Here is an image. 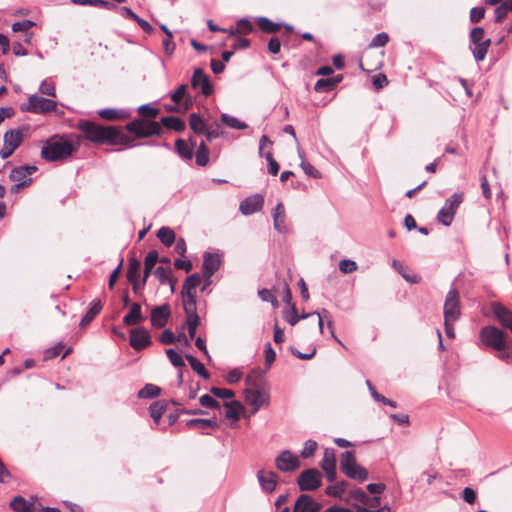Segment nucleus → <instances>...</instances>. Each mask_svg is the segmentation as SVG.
Instances as JSON below:
<instances>
[{
	"instance_id": "nucleus-53",
	"label": "nucleus",
	"mask_w": 512,
	"mask_h": 512,
	"mask_svg": "<svg viewBox=\"0 0 512 512\" xmlns=\"http://www.w3.org/2000/svg\"><path fill=\"white\" fill-rule=\"evenodd\" d=\"M512 10V0L505 1L495 8V21L500 22Z\"/></svg>"
},
{
	"instance_id": "nucleus-32",
	"label": "nucleus",
	"mask_w": 512,
	"mask_h": 512,
	"mask_svg": "<svg viewBox=\"0 0 512 512\" xmlns=\"http://www.w3.org/2000/svg\"><path fill=\"white\" fill-rule=\"evenodd\" d=\"M101 310H102L101 301L97 300V299L93 300L90 303L89 310L82 317L79 325L81 327H85L86 325H88L90 322H92L95 319V317L101 312Z\"/></svg>"
},
{
	"instance_id": "nucleus-48",
	"label": "nucleus",
	"mask_w": 512,
	"mask_h": 512,
	"mask_svg": "<svg viewBox=\"0 0 512 512\" xmlns=\"http://www.w3.org/2000/svg\"><path fill=\"white\" fill-rule=\"evenodd\" d=\"M221 122L225 125H227L230 128L237 129V130H243L247 128V124L240 121L234 116L228 115L223 113L221 115Z\"/></svg>"
},
{
	"instance_id": "nucleus-12",
	"label": "nucleus",
	"mask_w": 512,
	"mask_h": 512,
	"mask_svg": "<svg viewBox=\"0 0 512 512\" xmlns=\"http://www.w3.org/2000/svg\"><path fill=\"white\" fill-rule=\"evenodd\" d=\"M222 264L221 254L205 252L203 255L202 272L205 280L211 283V277L217 272Z\"/></svg>"
},
{
	"instance_id": "nucleus-56",
	"label": "nucleus",
	"mask_w": 512,
	"mask_h": 512,
	"mask_svg": "<svg viewBox=\"0 0 512 512\" xmlns=\"http://www.w3.org/2000/svg\"><path fill=\"white\" fill-rule=\"evenodd\" d=\"M33 27H37L36 22L31 20H22L12 24V32H28Z\"/></svg>"
},
{
	"instance_id": "nucleus-24",
	"label": "nucleus",
	"mask_w": 512,
	"mask_h": 512,
	"mask_svg": "<svg viewBox=\"0 0 512 512\" xmlns=\"http://www.w3.org/2000/svg\"><path fill=\"white\" fill-rule=\"evenodd\" d=\"M272 145V142L269 140L267 135H262L259 141V154L262 157H265V159L268 162V173L275 176L279 172V164L277 161L273 158V155L271 152L263 153V150L266 146Z\"/></svg>"
},
{
	"instance_id": "nucleus-27",
	"label": "nucleus",
	"mask_w": 512,
	"mask_h": 512,
	"mask_svg": "<svg viewBox=\"0 0 512 512\" xmlns=\"http://www.w3.org/2000/svg\"><path fill=\"white\" fill-rule=\"evenodd\" d=\"M145 317L142 314L141 305L134 302L130 306V311L124 316L123 323L126 326H134L142 323Z\"/></svg>"
},
{
	"instance_id": "nucleus-3",
	"label": "nucleus",
	"mask_w": 512,
	"mask_h": 512,
	"mask_svg": "<svg viewBox=\"0 0 512 512\" xmlns=\"http://www.w3.org/2000/svg\"><path fill=\"white\" fill-rule=\"evenodd\" d=\"M125 129L129 133L134 134L138 139L161 136L163 134V129L159 122L144 118H136L130 121L125 125Z\"/></svg>"
},
{
	"instance_id": "nucleus-45",
	"label": "nucleus",
	"mask_w": 512,
	"mask_h": 512,
	"mask_svg": "<svg viewBox=\"0 0 512 512\" xmlns=\"http://www.w3.org/2000/svg\"><path fill=\"white\" fill-rule=\"evenodd\" d=\"M366 385H367V387H368V390H369V392H370V394H371L372 398H373L375 401H377V402H381V403H383L384 405H388V406H390V407H392V408H396V407H397L396 402H394V401H392V400H390V399L386 398V397H385V396H383L382 394H379V393L376 391L375 387L373 386V384L371 383V381H370V380H367V381H366Z\"/></svg>"
},
{
	"instance_id": "nucleus-33",
	"label": "nucleus",
	"mask_w": 512,
	"mask_h": 512,
	"mask_svg": "<svg viewBox=\"0 0 512 512\" xmlns=\"http://www.w3.org/2000/svg\"><path fill=\"white\" fill-rule=\"evenodd\" d=\"M23 141V134L21 130H8L4 134V143L6 146H9L10 148L16 150Z\"/></svg>"
},
{
	"instance_id": "nucleus-34",
	"label": "nucleus",
	"mask_w": 512,
	"mask_h": 512,
	"mask_svg": "<svg viewBox=\"0 0 512 512\" xmlns=\"http://www.w3.org/2000/svg\"><path fill=\"white\" fill-rule=\"evenodd\" d=\"M175 150L181 159L185 161H191L193 159L194 151L187 141L180 138L177 139L175 141Z\"/></svg>"
},
{
	"instance_id": "nucleus-8",
	"label": "nucleus",
	"mask_w": 512,
	"mask_h": 512,
	"mask_svg": "<svg viewBox=\"0 0 512 512\" xmlns=\"http://www.w3.org/2000/svg\"><path fill=\"white\" fill-rule=\"evenodd\" d=\"M56 106L57 103L54 100L34 94L28 98L27 103L21 105V110L35 114H44L55 110Z\"/></svg>"
},
{
	"instance_id": "nucleus-13",
	"label": "nucleus",
	"mask_w": 512,
	"mask_h": 512,
	"mask_svg": "<svg viewBox=\"0 0 512 512\" xmlns=\"http://www.w3.org/2000/svg\"><path fill=\"white\" fill-rule=\"evenodd\" d=\"M201 283V276L198 273L191 274L186 278L183 283L181 295L183 298V305H188L190 301L192 304H197L196 302V292L195 288Z\"/></svg>"
},
{
	"instance_id": "nucleus-26",
	"label": "nucleus",
	"mask_w": 512,
	"mask_h": 512,
	"mask_svg": "<svg viewBox=\"0 0 512 512\" xmlns=\"http://www.w3.org/2000/svg\"><path fill=\"white\" fill-rule=\"evenodd\" d=\"M491 308L493 314L501 323V325L510 329L512 332V311L497 302L492 303Z\"/></svg>"
},
{
	"instance_id": "nucleus-40",
	"label": "nucleus",
	"mask_w": 512,
	"mask_h": 512,
	"mask_svg": "<svg viewBox=\"0 0 512 512\" xmlns=\"http://www.w3.org/2000/svg\"><path fill=\"white\" fill-rule=\"evenodd\" d=\"M115 136L112 138V140H108V144L111 145H125L127 147H134L140 145L138 144H132V139L127 134L121 132L116 127H114Z\"/></svg>"
},
{
	"instance_id": "nucleus-29",
	"label": "nucleus",
	"mask_w": 512,
	"mask_h": 512,
	"mask_svg": "<svg viewBox=\"0 0 512 512\" xmlns=\"http://www.w3.org/2000/svg\"><path fill=\"white\" fill-rule=\"evenodd\" d=\"M272 217H273L274 228L278 232L284 233L286 231V224H285L286 214H285V208L281 202L278 203L276 205V207L273 209Z\"/></svg>"
},
{
	"instance_id": "nucleus-63",
	"label": "nucleus",
	"mask_w": 512,
	"mask_h": 512,
	"mask_svg": "<svg viewBox=\"0 0 512 512\" xmlns=\"http://www.w3.org/2000/svg\"><path fill=\"white\" fill-rule=\"evenodd\" d=\"M210 392L217 398L221 399H228L233 398L235 396V393L230 389H223L218 387H212L210 389Z\"/></svg>"
},
{
	"instance_id": "nucleus-36",
	"label": "nucleus",
	"mask_w": 512,
	"mask_h": 512,
	"mask_svg": "<svg viewBox=\"0 0 512 512\" xmlns=\"http://www.w3.org/2000/svg\"><path fill=\"white\" fill-rule=\"evenodd\" d=\"M158 260H159V255H158V252L156 250L150 251L147 254V256L145 257V260H144V275H143V278H142V285L146 284L147 279H148L152 269L154 268L155 264L158 262Z\"/></svg>"
},
{
	"instance_id": "nucleus-6",
	"label": "nucleus",
	"mask_w": 512,
	"mask_h": 512,
	"mask_svg": "<svg viewBox=\"0 0 512 512\" xmlns=\"http://www.w3.org/2000/svg\"><path fill=\"white\" fill-rule=\"evenodd\" d=\"M245 381L247 385L252 387L244 391L245 401L247 404L252 406L253 413H256L262 406L268 404L269 394L266 391L259 389V384L251 375H248Z\"/></svg>"
},
{
	"instance_id": "nucleus-55",
	"label": "nucleus",
	"mask_w": 512,
	"mask_h": 512,
	"mask_svg": "<svg viewBox=\"0 0 512 512\" xmlns=\"http://www.w3.org/2000/svg\"><path fill=\"white\" fill-rule=\"evenodd\" d=\"M334 89L331 78H321L317 80L314 90L319 93L329 92Z\"/></svg>"
},
{
	"instance_id": "nucleus-47",
	"label": "nucleus",
	"mask_w": 512,
	"mask_h": 512,
	"mask_svg": "<svg viewBox=\"0 0 512 512\" xmlns=\"http://www.w3.org/2000/svg\"><path fill=\"white\" fill-rule=\"evenodd\" d=\"M141 263L135 257L129 258L127 279L128 281H134L140 278Z\"/></svg>"
},
{
	"instance_id": "nucleus-2",
	"label": "nucleus",
	"mask_w": 512,
	"mask_h": 512,
	"mask_svg": "<svg viewBox=\"0 0 512 512\" xmlns=\"http://www.w3.org/2000/svg\"><path fill=\"white\" fill-rule=\"evenodd\" d=\"M76 149L69 141L47 142L41 150V157L49 162L63 161L69 158Z\"/></svg>"
},
{
	"instance_id": "nucleus-17",
	"label": "nucleus",
	"mask_w": 512,
	"mask_h": 512,
	"mask_svg": "<svg viewBox=\"0 0 512 512\" xmlns=\"http://www.w3.org/2000/svg\"><path fill=\"white\" fill-rule=\"evenodd\" d=\"M257 480L263 492L271 494L276 490L278 484V475L273 471L259 470Z\"/></svg>"
},
{
	"instance_id": "nucleus-20",
	"label": "nucleus",
	"mask_w": 512,
	"mask_h": 512,
	"mask_svg": "<svg viewBox=\"0 0 512 512\" xmlns=\"http://www.w3.org/2000/svg\"><path fill=\"white\" fill-rule=\"evenodd\" d=\"M264 204V198L260 194H254L245 198L239 205V210L243 215H252L260 211Z\"/></svg>"
},
{
	"instance_id": "nucleus-23",
	"label": "nucleus",
	"mask_w": 512,
	"mask_h": 512,
	"mask_svg": "<svg viewBox=\"0 0 512 512\" xmlns=\"http://www.w3.org/2000/svg\"><path fill=\"white\" fill-rule=\"evenodd\" d=\"M321 468L326 473V478L329 482L336 479V458L333 449H325L324 457L321 462Z\"/></svg>"
},
{
	"instance_id": "nucleus-38",
	"label": "nucleus",
	"mask_w": 512,
	"mask_h": 512,
	"mask_svg": "<svg viewBox=\"0 0 512 512\" xmlns=\"http://www.w3.org/2000/svg\"><path fill=\"white\" fill-rule=\"evenodd\" d=\"M189 126L195 134H204L208 125L200 114L192 113L189 115Z\"/></svg>"
},
{
	"instance_id": "nucleus-35",
	"label": "nucleus",
	"mask_w": 512,
	"mask_h": 512,
	"mask_svg": "<svg viewBox=\"0 0 512 512\" xmlns=\"http://www.w3.org/2000/svg\"><path fill=\"white\" fill-rule=\"evenodd\" d=\"M98 115L106 120L126 119L130 113L124 109L105 108L98 112Z\"/></svg>"
},
{
	"instance_id": "nucleus-39",
	"label": "nucleus",
	"mask_w": 512,
	"mask_h": 512,
	"mask_svg": "<svg viewBox=\"0 0 512 512\" xmlns=\"http://www.w3.org/2000/svg\"><path fill=\"white\" fill-rule=\"evenodd\" d=\"M224 406L227 408L225 412V418L233 421L240 419V414L243 409L242 404L239 401L224 402Z\"/></svg>"
},
{
	"instance_id": "nucleus-42",
	"label": "nucleus",
	"mask_w": 512,
	"mask_h": 512,
	"mask_svg": "<svg viewBox=\"0 0 512 512\" xmlns=\"http://www.w3.org/2000/svg\"><path fill=\"white\" fill-rule=\"evenodd\" d=\"M171 270L164 268L163 266H159L155 269L154 275L158 279L161 285L169 284L171 287V291H174V283L170 277Z\"/></svg>"
},
{
	"instance_id": "nucleus-31",
	"label": "nucleus",
	"mask_w": 512,
	"mask_h": 512,
	"mask_svg": "<svg viewBox=\"0 0 512 512\" xmlns=\"http://www.w3.org/2000/svg\"><path fill=\"white\" fill-rule=\"evenodd\" d=\"M159 123L161 127L164 126L167 129L173 130L175 132H182L186 128L185 121L176 116L162 117Z\"/></svg>"
},
{
	"instance_id": "nucleus-46",
	"label": "nucleus",
	"mask_w": 512,
	"mask_h": 512,
	"mask_svg": "<svg viewBox=\"0 0 512 512\" xmlns=\"http://www.w3.org/2000/svg\"><path fill=\"white\" fill-rule=\"evenodd\" d=\"M10 507L14 512H30L32 504L22 496H15L10 503Z\"/></svg>"
},
{
	"instance_id": "nucleus-16",
	"label": "nucleus",
	"mask_w": 512,
	"mask_h": 512,
	"mask_svg": "<svg viewBox=\"0 0 512 512\" xmlns=\"http://www.w3.org/2000/svg\"><path fill=\"white\" fill-rule=\"evenodd\" d=\"M191 86L193 89H200L204 96H210L213 93V86L210 78L204 73L203 69L196 68L191 78Z\"/></svg>"
},
{
	"instance_id": "nucleus-52",
	"label": "nucleus",
	"mask_w": 512,
	"mask_h": 512,
	"mask_svg": "<svg viewBox=\"0 0 512 512\" xmlns=\"http://www.w3.org/2000/svg\"><path fill=\"white\" fill-rule=\"evenodd\" d=\"M72 3L77 5H90L95 7H103L106 9L115 8V5L106 0H72Z\"/></svg>"
},
{
	"instance_id": "nucleus-37",
	"label": "nucleus",
	"mask_w": 512,
	"mask_h": 512,
	"mask_svg": "<svg viewBox=\"0 0 512 512\" xmlns=\"http://www.w3.org/2000/svg\"><path fill=\"white\" fill-rule=\"evenodd\" d=\"M186 426L188 428H197V429H202V430H204L206 428H211L214 430L219 428V425L216 420L204 419V418L190 419L186 422Z\"/></svg>"
},
{
	"instance_id": "nucleus-50",
	"label": "nucleus",
	"mask_w": 512,
	"mask_h": 512,
	"mask_svg": "<svg viewBox=\"0 0 512 512\" xmlns=\"http://www.w3.org/2000/svg\"><path fill=\"white\" fill-rule=\"evenodd\" d=\"M161 389L154 384H146L139 392L138 397L144 399H151L157 397Z\"/></svg>"
},
{
	"instance_id": "nucleus-54",
	"label": "nucleus",
	"mask_w": 512,
	"mask_h": 512,
	"mask_svg": "<svg viewBox=\"0 0 512 512\" xmlns=\"http://www.w3.org/2000/svg\"><path fill=\"white\" fill-rule=\"evenodd\" d=\"M166 355L174 367L182 368L185 366L183 357L173 348L167 349Z\"/></svg>"
},
{
	"instance_id": "nucleus-14",
	"label": "nucleus",
	"mask_w": 512,
	"mask_h": 512,
	"mask_svg": "<svg viewBox=\"0 0 512 512\" xmlns=\"http://www.w3.org/2000/svg\"><path fill=\"white\" fill-rule=\"evenodd\" d=\"M275 465L282 472H292L300 467V461L290 450H284L275 458Z\"/></svg>"
},
{
	"instance_id": "nucleus-4",
	"label": "nucleus",
	"mask_w": 512,
	"mask_h": 512,
	"mask_svg": "<svg viewBox=\"0 0 512 512\" xmlns=\"http://www.w3.org/2000/svg\"><path fill=\"white\" fill-rule=\"evenodd\" d=\"M340 469L349 478L363 482L368 478V471L356 462L354 451L341 454Z\"/></svg>"
},
{
	"instance_id": "nucleus-22",
	"label": "nucleus",
	"mask_w": 512,
	"mask_h": 512,
	"mask_svg": "<svg viewBox=\"0 0 512 512\" xmlns=\"http://www.w3.org/2000/svg\"><path fill=\"white\" fill-rule=\"evenodd\" d=\"M321 507L310 495L301 494L295 502L293 512H319Z\"/></svg>"
},
{
	"instance_id": "nucleus-30",
	"label": "nucleus",
	"mask_w": 512,
	"mask_h": 512,
	"mask_svg": "<svg viewBox=\"0 0 512 512\" xmlns=\"http://www.w3.org/2000/svg\"><path fill=\"white\" fill-rule=\"evenodd\" d=\"M171 100L175 104H179L181 100H184V110L190 109L192 106L193 100L192 97L187 94V85L182 84L180 85L172 94H171Z\"/></svg>"
},
{
	"instance_id": "nucleus-61",
	"label": "nucleus",
	"mask_w": 512,
	"mask_h": 512,
	"mask_svg": "<svg viewBox=\"0 0 512 512\" xmlns=\"http://www.w3.org/2000/svg\"><path fill=\"white\" fill-rule=\"evenodd\" d=\"M357 268V263L353 260L343 259L339 262V269L344 274L352 273L356 271Z\"/></svg>"
},
{
	"instance_id": "nucleus-57",
	"label": "nucleus",
	"mask_w": 512,
	"mask_h": 512,
	"mask_svg": "<svg viewBox=\"0 0 512 512\" xmlns=\"http://www.w3.org/2000/svg\"><path fill=\"white\" fill-rule=\"evenodd\" d=\"M299 156L303 158L302 154L299 152ZM304 173L312 178L318 179L321 177V173L309 162L302 159L300 164Z\"/></svg>"
},
{
	"instance_id": "nucleus-21",
	"label": "nucleus",
	"mask_w": 512,
	"mask_h": 512,
	"mask_svg": "<svg viewBox=\"0 0 512 512\" xmlns=\"http://www.w3.org/2000/svg\"><path fill=\"white\" fill-rule=\"evenodd\" d=\"M183 309L187 317L186 325L189 337L194 338L197 327L200 324V317L197 314V304H192V301H190L188 305H183Z\"/></svg>"
},
{
	"instance_id": "nucleus-11",
	"label": "nucleus",
	"mask_w": 512,
	"mask_h": 512,
	"mask_svg": "<svg viewBox=\"0 0 512 512\" xmlns=\"http://www.w3.org/2000/svg\"><path fill=\"white\" fill-rule=\"evenodd\" d=\"M470 38V50L475 60L477 62L483 61L491 44V39L487 37V34H470Z\"/></svg>"
},
{
	"instance_id": "nucleus-60",
	"label": "nucleus",
	"mask_w": 512,
	"mask_h": 512,
	"mask_svg": "<svg viewBox=\"0 0 512 512\" xmlns=\"http://www.w3.org/2000/svg\"><path fill=\"white\" fill-rule=\"evenodd\" d=\"M199 403L201 406L210 408V409H220L221 404L216 399L211 397L208 394H204L199 398Z\"/></svg>"
},
{
	"instance_id": "nucleus-10",
	"label": "nucleus",
	"mask_w": 512,
	"mask_h": 512,
	"mask_svg": "<svg viewBox=\"0 0 512 512\" xmlns=\"http://www.w3.org/2000/svg\"><path fill=\"white\" fill-rule=\"evenodd\" d=\"M322 474L315 468L302 471L297 479L301 491H314L321 486Z\"/></svg>"
},
{
	"instance_id": "nucleus-62",
	"label": "nucleus",
	"mask_w": 512,
	"mask_h": 512,
	"mask_svg": "<svg viewBox=\"0 0 512 512\" xmlns=\"http://www.w3.org/2000/svg\"><path fill=\"white\" fill-rule=\"evenodd\" d=\"M317 449V443L314 440H307L304 443V447L301 451V456L303 458L311 457Z\"/></svg>"
},
{
	"instance_id": "nucleus-51",
	"label": "nucleus",
	"mask_w": 512,
	"mask_h": 512,
	"mask_svg": "<svg viewBox=\"0 0 512 512\" xmlns=\"http://www.w3.org/2000/svg\"><path fill=\"white\" fill-rule=\"evenodd\" d=\"M137 111L142 118H149L148 120L155 119L160 114V110L152 107L150 104H143L139 106Z\"/></svg>"
},
{
	"instance_id": "nucleus-28",
	"label": "nucleus",
	"mask_w": 512,
	"mask_h": 512,
	"mask_svg": "<svg viewBox=\"0 0 512 512\" xmlns=\"http://www.w3.org/2000/svg\"><path fill=\"white\" fill-rule=\"evenodd\" d=\"M258 26L262 32H277L279 28L284 27L286 32H294L290 24L275 23L266 17H260L257 20Z\"/></svg>"
},
{
	"instance_id": "nucleus-59",
	"label": "nucleus",
	"mask_w": 512,
	"mask_h": 512,
	"mask_svg": "<svg viewBox=\"0 0 512 512\" xmlns=\"http://www.w3.org/2000/svg\"><path fill=\"white\" fill-rule=\"evenodd\" d=\"M283 319L292 326H295L299 322L300 317L297 313L295 305H291L288 310L283 312Z\"/></svg>"
},
{
	"instance_id": "nucleus-1",
	"label": "nucleus",
	"mask_w": 512,
	"mask_h": 512,
	"mask_svg": "<svg viewBox=\"0 0 512 512\" xmlns=\"http://www.w3.org/2000/svg\"><path fill=\"white\" fill-rule=\"evenodd\" d=\"M77 127L87 140L94 143H107L115 136L113 126L104 127L88 120L79 121Z\"/></svg>"
},
{
	"instance_id": "nucleus-41",
	"label": "nucleus",
	"mask_w": 512,
	"mask_h": 512,
	"mask_svg": "<svg viewBox=\"0 0 512 512\" xmlns=\"http://www.w3.org/2000/svg\"><path fill=\"white\" fill-rule=\"evenodd\" d=\"M157 237L166 247L172 246L176 239L175 232L171 228L165 226L158 230Z\"/></svg>"
},
{
	"instance_id": "nucleus-43",
	"label": "nucleus",
	"mask_w": 512,
	"mask_h": 512,
	"mask_svg": "<svg viewBox=\"0 0 512 512\" xmlns=\"http://www.w3.org/2000/svg\"><path fill=\"white\" fill-rule=\"evenodd\" d=\"M196 164L200 167H205L209 162V149L204 141H201L198 145L196 154Z\"/></svg>"
},
{
	"instance_id": "nucleus-5",
	"label": "nucleus",
	"mask_w": 512,
	"mask_h": 512,
	"mask_svg": "<svg viewBox=\"0 0 512 512\" xmlns=\"http://www.w3.org/2000/svg\"><path fill=\"white\" fill-rule=\"evenodd\" d=\"M506 336L505 332L491 325L483 327L479 333L482 343L496 351H503L508 348Z\"/></svg>"
},
{
	"instance_id": "nucleus-44",
	"label": "nucleus",
	"mask_w": 512,
	"mask_h": 512,
	"mask_svg": "<svg viewBox=\"0 0 512 512\" xmlns=\"http://www.w3.org/2000/svg\"><path fill=\"white\" fill-rule=\"evenodd\" d=\"M187 361L189 362L191 368L204 379H208L210 377L209 372L205 369L204 365L193 355L187 354L185 356Z\"/></svg>"
},
{
	"instance_id": "nucleus-64",
	"label": "nucleus",
	"mask_w": 512,
	"mask_h": 512,
	"mask_svg": "<svg viewBox=\"0 0 512 512\" xmlns=\"http://www.w3.org/2000/svg\"><path fill=\"white\" fill-rule=\"evenodd\" d=\"M39 91H40V93L45 94L47 96H52V97L56 96L55 86H54L53 82H51L49 80H43L41 82Z\"/></svg>"
},
{
	"instance_id": "nucleus-9",
	"label": "nucleus",
	"mask_w": 512,
	"mask_h": 512,
	"mask_svg": "<svg viewBox=\"0 0 512 512\" xmlns=\"http://www.w3.org/2000/svg\"><path fill=\"white\" fill-rule=\"evenodd\" d=\"M443 310L444 320H446V322L457 321L460 318V298L459 293L455 288H452L448 291L445 298Z\"/></svg>"
},
{
	"instance_id": "nucleus-18",
	"label": "nucleus",
	"mask_w": 512,
	"mask_h": 512,
	"mask_svg": "<svg viewBox=\"0 0 512 512\" xmlns=\"http://www.w3.org/2000/svg\"><path fill=\"white\" fill-rule=\"evenodd\" d=\"M207 25L210 32H253V25L247 18L238 20L236 27L231 25L229 27L220 28L218 25L214 24L212 20H208Z\"/></svg>"
},
{
	"instance_id": "nucleus-19",
	"label": "nucleus",
	"mask_w": 512,
	"mask_h": 512,
	"mask_svg": "<svg viewBox=\"0 0 512 512\" xmlns=\"http://www.w3.org/2000/svg\"><path fill=\"white\" fill-rule=\"evenodd\" d=\"M171 315L170 306L168 304H163L160 306H156L151 310L150 321L151 325L155 328L164 327L168 319Z\"/></svg>"
},
{
	"instance_id": "nucleus-7",
	"label": "nucleus",
	"mask_w": 512,
	"mask_h": 512,
	"mask_svg": "<svg viewBox=\"0 0 512 512\" xmlns=\"http://www.w3.org/2000/svg\"><path fill=\"white\" fill-rule=\"evenodd\" d=\"M462 202L463 194L454 193L450 198H448L445 201L444 206L439 210L437 214L438 221L441 222L444 226L451 225L456 214V211Z\"/></svg>"
},
{
	"instance_id": "nucleus-15",
	"label": "nucleus",
	"mask_w": 512,
	"mask_h": 512,
	"mask_svg": "<svg viewBox=\"0 0 512 512\" xmlns=\"http://www.w3.org/2000/svg\"><path fill=\"white\" fill-rule=\"evenodd\" d=\"M129 342L136 351H142L152 344L150 334L144 327L132 329Z\"/></svg>"
},
{
	"instance_id": "nucleus-58",
	"label": "nucleus",
	"mask_w": 512,
	"mask_h": 512,
	"mask_svg": "<svg viewBox=\"0 0 512 512\" xmlns=\"http://www.w3.org/2000/svg\"><path fill=\"white\" fill-rule=\"evenodd\" d=\"M347 483L345 481H341L335 485H330L326 488L325 492L329 496L340 497L346 489Z\"/></svg>"
},
{
	"instance_id": "nucleus-49",
	"label": "nucleus",
	"mask_w": 512,
	"mask_h": 512,
	"mask_svg": "<svg viewBox=\"0 0 512 512\" xmlns=\"http://www.w3.org/2000/svg\"><path fill=\"white\" fill-rule=\"evenodd\" d=\"M166 411V405L163 402H154L149 407L150 416L154 420L155 424H158L162 415Z\"/></svg>"
},
{
	"instance_id": "nucleus-25",
	"label": "nucleus",
	"mask_w": 512,
	"mask_h": 512,
	"mask_svg": "<svg viewBox=\"0 0 512 512\" xmlns=\"http://www.w3.org/2000/svg\"><path fill=\"white\" fill-rule=\"evenodd\" d=\"M314 315H316L318 317V327H319L320 333H323V328H324L323 320L326 319L327 320V326H328V328L330 330L331 336L337 342L341 343V341L335 335L334 328H333V322L330 319V313H329L328 310L322 309L321 312L314 311V312H311V313H302V315H299V317H300V320H301V319H306V318L314 316Z\"/></svg>"
}]
</instances>
